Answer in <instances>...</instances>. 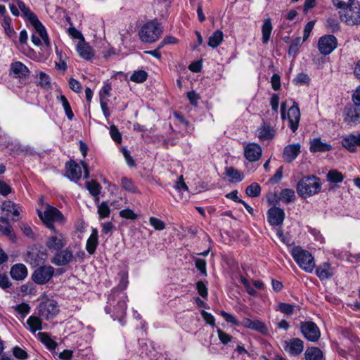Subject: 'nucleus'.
Listing matches in <instances>:
<instances>
[{
    "instance_id": "nucleus-1",
    "label": "nucleus",
    "mask_w": 360,
    "mask_h": 360,
    "mask_svg": "<svg viewBox=\"0 0 360 360\" xmlns=\"http://www.w3.org/2000/svg\"><path fill=\"white\" fill-rule=\"evenodd\" d=\"M127 298L125 295L119 296L117 289H112L108 295L107 305L105 307V312L110 314L114 320H121L126 314Z\"/></svg>"
},
{
    "instance_id": "nucleus-2",
    "label": "nucleus",
    "mask_w": 360,
    "mask_h": 360,
    "mask_svg": "<svg viewBox=\"0 0 360 360\" xmlns=\"http://www.w3.org/2000/svg\"><path fill=\"white\" fill-rule=\"evenodd\" d=\"M321 189V180L314 175L302 177L297 186V192L303 198H307L318 193Z\"/></svg>"
},
{
    "instance_id": "nucleus-3",
    "label": "nucleus",
    "mask_w": 360,
    "mask_h": 360,
    "mask_svg": "<svg viewBox=\"0 0 360 360\" xmlns=\"http://www.w3.org/2000/svg\"><path fill=\"white\" fill-rule=\"evenodd\" d=\"M291 255L300 269L307 273H312L315 269V260L312 255L300 246L292 249Z\"/></svg>"
},
{
    "instance_id": "nucleus-4",
    "label": "nucleus",
    "mask_w": 360,
    "mask_h": 360,
    "mask_svg": "<svg viewBox=\"0 0 360 360\" xmlns=\"http://www.w3.org/2000/svg\"><path fill=\"white\" fill-rule=\"evenodd\" d=\"M162 33L160 24L155 20L145 23L139 30V36L143 42L152 43L157 41Z\"/></svg>"
},
{
    "instance_id": "nucleus-5",
    "label": "nucleus",
    "mask_w": 360,
    "mask_h": 360,
    "mask_svg": "<svg viewBox=\"0 0 360 360\" xmlns=\"http://www.w3.org/2000/svg\"><path fill=\"white\" fill-rule=\"evenodd\" d=\"M39 216L46 226L51 231H55L54 222L63 223L65 221L62 212L56 207L49 205L46 207L43 214L39 212Z\"/></svg>"
},
{
    "instance_id": "nucleus-6",
    "label": "nucleus",
    "mask_w": 360,
    "mask_h": 360,
    "mask_svg": "<svg viewBox=\"0 0 360 360\" xmlns=\"http://www.w3.org/2000/svg\"><path fill=\"white\" fill-rule=\"evenodd\" d=\"M288 107L287 102H283L281 106V118L283 120L288 119L289 122V127L293 132H295L299 127L300 120V111L298 105L293 102V105L289 108L286 115L285 110Z\"/></svg>"
},
{
    "instance_id": "nucleus-7",
    "label": "nucleus",
    "mask_w": 360,
    "mask_h": 360,
    "mask_svg": "<svg viewBox=\"0 0 360 360\" xmlns=\"http://www.w3.org/2000/svg\"><path fill=\"white\" fill-rule=\"evenodd\" d=\"M345 8L341 19L348 25H357L360 24V2L351 1Z\"/></svg>"
},
{
    "instance_id": "nucleus-8",
    "label": "nucleus",
    "mask_w": 360,
    "mask_h": 360,
    "mask_svg": "<svg viewBox=\"0 0 360 360\" xmlns=\"http://www.w3.org/2000/svg\"><path fill=\"white\" fill-rule=\"evenodd\" d=\"M45 245L51 252H56L62 250L67 245V238L64 234L55 229L53 233L47 237Z\"/></svg>"
},
{
    "instance_id": "nucleus-9",
    "label": "nucleus",
    "mask_w": 360,
    "mask_h": 360,
    "mask_svg": "<svg viewBox=\"0 0 360 360\" xmlns=\"http://www.w3.org/2000/svg\"><path fill=\"white\" fill-rule=\"evenodd\" d=\"M55 269L50 265H44L37 268L32 274L33 281L39 285L47 283L53 277Z\"/></svg>"
},
{
    "instance_id": "nucleus-10",
    "label": "nucleus",
    "mask_w": 360,
    "mask_h": 360,
    "mask_svg": "<svg viewBox=\"0 0 360 360\" xmlns=\"http://www.w3.org/2000/svg\"><path fill=\"white\" fill-rule=\"evenodd\" d=\"M300 330L304 337L311 342L318 341L321 335L319 328L312 321L301 322Z\"/></svg>"
},
{
    "instance_id": "nucleus-11",
    "label": "nucleus",
    "mask_w": 360,
    "mask_h": 360,
    "mask_svg": "<svg viewBox=\"0 0 360 360\" xmlns=\"http://www.w3.org/2000/svg\"><path fill=\"white\" fill-rule=\"evenodd\" d=\"M338 40L333 35H325L321 37L318 41V49L323 55H328L337 47Z\"/></svg>"
},
{
    "instance_id": "nucleus-12",
    "label": "nucleus",
    "mask_w": 360,
    "mask_h": 360,
    "mask_svg": "<svg viewBox=\"0 0 360 360\" xmlns=\"http://www.w3.org/2000/svg\"><path fill=\"white\" fill-rule=\"evenodd\" d=\"M59 307L54 300H46L41 302L39 307V315L46 320L53 319L58 313Z\"/></svg>"
},
{
    "instance_id": "nucleus-13",
    "label": "nucleus",
    "mask_w": 360,
    "mask_h": 360,
    "mask_svg": "<svg viewBox=\"0 0 360 360\" xmlns=\"http://www.w3.org/2000/svg\"><path fill=\"white\" fill-rule=\"evenodd\" d=\"M73 259V252L70 248H68L56 251L51 262L56 266H65L71 263Z\"/></svg>"
},
{
    "instance_id": "nucleus-14",
    "label": "nucleus",
    "mask_w": 360,
    "mask_h": 360,
    "mask_svg": "<svg viewBox=\"0 0 360 360\" xmlns=\"http://www.w3.org/2000/svg\"><path fill=\"white\" fill-rule=\"evenodd\" d=\"M285 212L283 209L274 206L269 209L266 212L268 222L271 226H280L285 219Z\"/></svg>"
},
{
    "instance_id": "nucleus-15",
    "label": "nucleus",
    "mask_w": 360,
    "mask_h": 360,
    "mask_svg": "<svg viewBox=\"0 0 360 360\" xmlns=\"http://www.w3.org/2000/svg\"><path fill=\"white\" fill-rule=\"evenodd\" d=\"M284 349L292 356H298L304 350V342L300 338H292L285 340Z\"/></svg>"
},
{
    "instance_id": "nucleus-16",
    "label": "nucleus",
    "mask_w": 360,
    "mask_h": 360,
    "mask_svg": "<svg viewBox=\"0 0 360 360\" xmlns=\"http://www.w3.org/2000/svg\"><path fill=\"white\" fill-rule=\"evenodd\" d=\"M262 148L255 143H249L244 148V156L250 162H256L262 156Z\"/></svg>"
},
{
    "instance_id": "nucleus-17",
    "label": "nucleus",
    "mask_w": 360,
    "mask_h": 360,
    "mask_svg": "<svg viewBox=\"0 0 360 360\" xmlns=\"http://www.w3.org/2000/svg\"><path fill=\"white\" fill-rule=\"evenodd\" d=\"M66 176L71 181H77L82 177V167L74 160H70L65 165Z\"/></svg>"
},
{
    "instance_id": "nucleus-18",
    "label": "nucleus",
    "mask_w": 360,
    "mask_h": 360,
    "mask_svg": "<svg viewBox=\"0 0 360 360\" xmlns=\"http://www.w3.org/2000/svg\"><path fill=\"white\" fill-rule=\"evenodd\" d=\"M342 146L349 152L354 153L360 147V133L350 134L342 139Z\"/></svg>"
},
{
    "instance_id": "nucleus-19",
    "label": "nucleus",
    "mask_w": 360,
    "mask_h": 360,
    "mask_svg": "<svg viewBox=\"0 0 360 360\" xmlns=\"http://www.w3.org/2000/svg\"><path fill=\"white\" fill-rule=\"evenodd\" d=\"M241 324L246 328L256 330L263 334L267 333V328L266 324L259 319L251 320L248 318H244Z\"/></svg>"
},
{
    "instance_id": "nucleus-20",
    "label": "nucleus",
    "mask_w": 360,
    "mask_h": 360,
    "mask_svg": "<svg viewBox=\"0 0 360 360\" xmlns=\"http://www.w3.org/2000/svg\"><path fill=\"white\" fill-rule=\"evenodd\" d=\"M29 74V69L22 63L15 61L11 64L10 75H12L15 78H25Z\"/></svg>"
},
{
    "instance_id": "nucleus-21",
    "label": "nucleus",
    "mask_w": 360,
    "mask_h": 360,
    "mask_svg": "<svg viewBox=\"0 0 360 360\" xmlns=\"http://www.w3.org/2000/svg\"><path fill=\"white\" fill-rule=\"evenodd\" d=\"M257 137L261 141L272 139L276 135V130L270 124L264 122L256 131Z\"/></svg>"
},
{
    "instance_id": "nucleus-22",
    "label": "nucleus",
    "mask_w": 360,
    "mask_h": 360,
    "mask_svg": "<svg viewBox=\"0 0 360 360\" xmlns=\"http://www.w3.org/2000/svg\"><path fill=\"white\" fill-rule=\"evenodd\" d=\"M301 146L300 143H293L286 146L283 149V158L285 161L291 162L297 158L300 153Z\"/></svg>"
},
{
    "instance_id": "nucleus-23",
    "label": "nucleus",
    "mask_w": 360,
    "mask_h": 360,
    "mask_svg": "<svg viewBox=\"0 0 360 360\" xmlns=\"http://www.w3.org/2000/svg\"><path fill=\"white\" fill-rule=\"evenodd\" d=\"M316 274L321 281L328 279L334 275L333 268L330 264L324 262L316 268Z\"/></svg>"
},
{
    "instance_id": "nucleus-24",
    "label": "nucleus",
    "mask_w": 360,
    "mask_h": 360,
    "mask_svg": "<svg viewBox=\"0 0 360 360\" xmlns=\"http://www.w3.org/2000/svg\"><path fill=\"white\" fill-rule=\"evenodd\" d=\"M332 149L330 144L323 142L320 138H314L310 141L309 150L311 153L327 152Z\"/></svg>"
},
{
    "instance_id": "nucleus-25",
    "label": "nucleus",
    "mask_w": 360,
    "mask_h": 360,
    "mask_svg": "<svg viewBox=\"0 0 360 360\" xmlns=\"http://www.w3.org/2000/svg\"><path fill=\"white\" fill-rule=\"evenodd\" d=\"M10 274L13 279L24 280L27 276V267L23 264H16L11 267Z\"/></svg>"
},
{
    "instance_id": "nucleus-26",
    "label": "nucleus",
    "mask_w": 360,
    "mask_h": 360,
    "mask_svg": "<svg viewBox=\"0 0 360 360\" xmlns=\"http://www.w3.org/2000/svg\"><path fill=\"white\" fill-rule=\"evenodd\" d=\"M77 51L79 56L85 60H90L94 56L92 48L84 41V39L79 41L77 46Z\"/></svg>"
},
{
    "instance_id": "nucleus-27",
    "label": "nucleus",
    "mask_w": 360,
    "mask_h": 360,
    "mask_svg": "<svg viewBox=\"0 0 360 360\" xmlns=\"http://www.w3.org/2000/svg\"><path fill=\"white\" fill-rule=\"evenodd\" d=\"M26 324L27 328L32 333H35L37 331H39L43 329L41 319L37 316H30L27 319Z\"/></svg>"
},
{
    "instance_id": "nucleus-28",
    "label": "nucleus",
    "mask_w": 360,
    "mask_h": 360,
    "mask_svg": "<svg viewBox=\"0 0 360 360\" xmlns=\"http://www.w3.org/2000/svg\"><path fill=\"white\" fill-rule=\"evenodd\" d=\"M1 210L7 212V216L18 217L20 207L18 205L11 200H6L1 205Z\"/></svg>"
},
{
    "instance_id": "nucleus-29",
    "label": "nucleus",
    "mask_w": 360,
    "mask_h": 360,
    "mask_svg": "<svg viewBox=\"0 0 360 360\" xmlns=\"http://www.w3.org/2000/svg\"><path fill=\"white\" fill-rule=\"evenodd\" d=\"M98 244V231L97 229H94L91 231L90 236L87 239L86 244V250L88 252V253L90 255H93L96 251Z\"/></svg>"
},
{
    "instance_id": "nucleus-30",
    "label": "nucleus",
    "mask_w": 360,
    "mask_h": 360,
    "mask_svg": "<svg viewBox=\"0 0 360 360\" xmlns=\"http://www.w3.org/2000/svg\"><path fill=\"white\" fill-rule=\"evenodd\" d=\"M323 352L316 347H308L304 352L305 360H323Z\"/></svg>"
},
{
    "instance_id": "nucleus-31",
    "label": "nucleus",
    "mask_w": 360,
    "mask_h": 360,
    "mask_svg": "<svg viewBox=\"0 0 360 360\" xmlns=\"http://www.w3.org/2000/svg\"><path fill=\"white\" fill-rule=\"evenodd\" d=\"M1 235H6L12 240H13L15 238L11 224L6 219L3 217H0V236Z\"/></svg>"
},
{
    "instance_id": "nucleus-32",
    "label": "nucleus",
    "mask_w": 360,
    "mask_h": 360,
    "mask_svg": "<svg viewBox=\"0 0 360 360\" xmlns=\"http://www.w3.org/2000/svg\"><path fill=\"white\" fill-rule=\"evenodd\" d=\"M39 340L49 349L54 350L58 344L53 340H52L50 335L47 333L39 332L37 334Z\"/></svg>"
},
{
    "instance_id": "nucleus-33",
    "label": "nucleus",
    "mask_w": 360,
    "mask_h": 360,
    "mask_svg": "<svg viewBox=\"0 0 360 360\" xmlns=\"http://www.w3.org/2000/svg\"><path fill=\"white\" fill-rule=\"evenodd\" d=\"M272 25L271 20L270 18L265 19L264 20L262 27V42L264 44H266L271 37V31H272Z\"/></svg>"
},
{
    "instance_id": "nucleus-34",
    "label": "nucleus",
    "mask_w": 360,
    "mask_h": 360,
    "mask_svg": "<svg viewBox=\"0 0 360 360\" xmlns=\"http://www.w3.org/2000/svg\"><path fill=\"white\" fill-rule=\"evenodd\" d=\"M224 39V34L222 31L218 30L212 33L209 37L208 46L214 49L219 46L222 42Z\"/></svg>"
},
{
    "instance_id": "nucleus-35",
    "label": "nucleus",
    "mask_w": 360,
    "mask_h": 360,
    "mask_svg": "<svg viewBox=\"0 0 360 360\" xmlns=\"http://www.w3.org/2000/svg\"><path fill=\"white\" fill-rule=\"evenodd\" d=\"M295 198V191L292 189L285 188L283 189L279 194L278 200L289 204L292 202Z\"/></svg>"
},
{
    "instance_id": "nucleus-36",
    "label": "nucleus",
    "mask_w": 360,
    "mask_h": 360,
    "mask_svg": "<svg viewBox=\"0 0 360 360\" xmlns=\"http://www.w3.org/2000/svg\"><path fill=\"white\" fill-rule=\"evenodd\" d=\"M121 185L122 188H124L125 191L128 192L132 193H139V189L134 184V182L132 181V179L129 178H127L126 176L122 177Z\"/></svg>"
},
{
    "instance_id": "nucleus-37",
    "label": "nucleus",
    "mask_w": 360,
    "mask_h": 360,
    "mask_svg": "<svg viewBox=\"0 0 360 360\" xmlns=\"http://www.w3.org/2000/svg\"><path fill=\"white\" fill-rule=\"evenodd\" d=\"M226 174L231 179V181H241L243 179V174L240 171L233 167H226Z\"/></svg>"
},
{
    "instance_id": "nucleus-38",
    "label": "nucleus",
    "mask_w": 360,
    "mask_h": 360,
    "mask_svg": "<svg viewBox=\"0 0 360 360\" xmlns=\"http://www.w3.org/2000/svg\"><path fill=\"white\" fill-rule=\"evenodd\" d=\"M295 305L285 303V302H279L275 307V309L276 311H279L281 313L287 315V316H291L293 314L295 311Z\"/></svg>"
},
{
    "instance_id": "nucleus-39",
    "label": "nucleus",
    "mask_w": 360,
    "mask_h": 360,
    "mask_svg": "<svg viewBox=\"0 0 360 360\" xmlns=\"http://www.w3.org/2000/svg\"><path fill=\"white\" fill-rule=\"evenodd\" d=\"M303 42L304 41H302V39H301L300 37H297L293 39L288 49V55L295 58L297 56L299 49Z\"/></svg>"
},
{
    "instance_id": "nucleus-40",
    "label": "nucleus",
    "mask_w": 360,
    "mask_h": 360,
    "mask_svg": "<svg viewBox=\"0 0 360 360\" xmlns=\"http://www.w3.org/2000/svg\"><path fill=\"white\" fill-rule=\"evenodd\" d=\"M1 25L4 29L6 34L10 39H13L15 36V32L13 27H11V18L9 16H4Z\"/></svg>"
},
{
    "instance_id": "nucleus-41",
    "label": "nucleus",
    "mask_w": 360,
    "mask_h": 360,
    "mask_svg": "<svg viewBox=\"0 0 360 360\" xmlns=\"http://www.w3.org/2000/svg\"><path fill=\"white\" fill-rule=\"evenodd\" d=\"M148 78V73L145 70H136L130 77V80L136 83H143Z\"/></svg>"
},
{
    "instance_id": "nucleus-42",
    "label": "nucleus",
    "mask_w": 360,
    "mask_h": 360,
    "mask_svg": "<svg viewBox=\"0 0 360 360\" xmlns=\"http://www.w3.org/2000/svg\"><path fill=\"white\" fill-rule=\"evenodd\" d=\"M326 177L327 180L331 183H340L344 179V176L342 173L336 169L329 171Z\"/></svg>"
},
{
    "instance_id": "nucleus-43",
    "label": "nucleus",
    "mask_w": 360,
    "mask_h": 360,
    "mask_svg": "<svg viewBox=\"0 0 360 360\" xmlns=\"http://www.w3.org/2000/svg\"><path fill=\"white\" fill-rule=\"evenodd\" d=\"M86 186L91 195H99L101 190V185L94 180L87 181Z\"/></svg>"
},
{
    "instance_id": "nucleus-44",
    "label": "nucleus",
    "mask_w": 360,
    "mask_h": 360,
    "mask_svg": "<svg viewBox=\"0 0 360 360\" xmlns=\"http://www.w3.org/2000/svg\"><path fill=\"white\" fill-rule=\"evenodd\" d=\"M18 8L21 11L23 15L27 18L28 21L37 16L22 1H18Z\"/></svg>"
},
{
    "instance_id": "nucleus-45",
    "label": "nucleus",
    "mask_w": 360,
    "mask_h": 360,
    "mask_svg": "<svg viewBox=\"0 0 360 360\" xmlns=\"http://www.w3.org/2000/svg\"><path fill=\"white\" fill-rule=\"evenodd\" d=\"M245 193L250 197H257L260 195L261 187L257 183H253L246 188Z\"/></svg>"
},
{
    "instance_id": "nucleus-46",
    "label": "nucleus",
    "mask_w": 360,
    "mask_h": 360,
    "mask_svg": "<svg viewBox=\"0 0 360 360\" xmlns=\"http://www.w3.org/2000/svg\"><path fill=\"white\" fill-rule=\"evenodd\" d=\"M60 100L62 103V105H63V107L64 108V110H65V112L66 114V116L67 117L71 120L73 117H74V114L72 111V109H71V107H70V105L68 101V99L66 98V97L63 95H61L60 96Z\"/></svg>"
},
{
    "instance_id": "nucleus-47",
    "label": "nucleus",
    "mask_w": 360,
    "mask_h": 360,
    "mask_svg": "<svg viewBox=\"0 0 360 360\" xmlns=\"http://www.w3.org/2000/svg\"><path fill=\"white\" fill-rule=\"evenodd\" d=\"M360 114L355 109H350L345 117L346 122L351 124H356L359 121Z\"/></svg>"
},
{
    "instance_id": "nucleus-48",
    "label": "nucleus",
    "mask_w": 360,
    "mask_h": 360,
    "mask_svg": "<svg viewBox=\"0 0 360 360\" xmlns=\"http://www.w3.org/2000/svg\"><path fill=\"white\" fill-rule=\"evenodd\" d=\"M29 22L34 27V28L38 32V34L40 37L46 32L44 26L39 20L37 16H35L34 18H32Z\"/></svg>"
},
{
    "instance_id": "nucleus-49",
    "label": "nucleus",
    "mask_w": 360,
    "mask_h": 360,
    "mask_svg": "<svg viewBox=\"0 0 360 360\" xmlns=\"http://www.w3.org/2000/svg\"><path fill=\"white\" fill-rule=\"evenodd\" d=\"M15 311L20 314L22 318H25L30 311V307L27 303H21L13 307Z\"/></svg>"
},
{
    "instance_id": "nucleus-50",
    "label": "nucleus",
    "mask_w": 360,
    "mask_h": 360,
    "mask_svg": "<svg viewBox=\"0 0 360 360\" xmlns=\"http://www.w3.org/2000/svg\"><path fill=\"white\" fill-rule=\"evenodd\" d=\"M110 207L106 202H102L98 205V214L101 219L108 217L110 214Z\"/></svg>"
},
{
    "instance_id": "nucleus-51",
    "label": "nucleus",
    "mask_w": 360,
    "mask_h": 360,
    "mask_svg": "<svg viewBox=\"0 0 360 360\" xmlns=\"http://www.w3.org/2000/svg\"><path fill=\"white\" fill-rule=\"evenodd\" d=\"M110 134L112 138V139L117 143H120L122 141V135L121 133L119 131L117 127L115 126L114 124L111 125L110 127Z\"/></svg>"
},
{
    "instance_id": "nucleus-52",
    "label": "nucleus",
    "mask_w": 360,
    "mask_h": 360,
    "mask_svg": "<svg viewBox=\"0 0 360 360\" xmlns=\"http://www.w3.org/2000/svg\"><path fill=\"white\" fill-rule=\"evenodd\" d=\"M111 85L109 83H105L99 93L100 101H108V98L110 96Z\"/></svg>"
},
{
    "instance_id": "nucleus-53",
    "label": "nucleus",
    "mask_w": 360,
    "mask_h": 360,
    "mask_svg": "<svg viewBox=\"0 0 360 360\" xmlns=\"http://www.w3.org/2000/svg\"><path fill=\"white\" fill-rule=\"evenodd\" d=\"M26 262H29L32 266H38L41 259L38 258V255L34 252H28L27 255Z\"/></svg>"
},
{
    "instance_id": "nucleus-54",
    "label": "nucleus",
    "mask_w": 360,
    "mask_h": 360,
    "mask_svg": "<svg viewBox=\"0 0 360 360\" xmlns=\"http://www.w3.org/2000/svg\"><path fill=\"white\" fill-rule=\"evenodd\" d=\"M194 262L198 270H199L202 275L207 276L206 261L200 258H194Z\"/></svg>"
},
{
    "instance_id": "nucleus-55",
    "label": "nucleus",
    "mask_w": 360,
    "mask_h": 360,
    "mask_svg": "<svg viewBox=\"0 0 360 360\" xmlns=\"http://www.w3.org/2000/svg\"><path fill=\"white\" fill-rule=\"evenodd\" d=\"M13 354L15 357L21 360H25L28 357L27 352L18 346L13 347Z\"/></svg>"
},
{
    "instance_id": "nucleus-56",
    "label": "nucleus",
    "mask_w": 360,
    "mask_h": 360,
    "mask_svg": "<svg viewBox=\"0 0 360 360\" xmlns=\"http://www.w3.org/2000/svg\"><path fill=\"white\" fill-rule=\"evenodd\" d=\"M149 221L150 225L156 230L162 231L165 228V223L158 218L151 217Z\"/></svg>"
},
{
    "instance_id": "nucleus-57",
    "label": "nucleus",
    "mask_w": 360,
    "mask_h": 360,
    "mask_svg": "<svg viewBox=\"0 0 360 360\" xmlns=\"http://www.w3.org/2000/svg\"><path fill=\"white\" fill-rule=\"evenodd\" d=\"M127 285H128L127 276L125 274H122L118 286L117 288H114L113 289H117L119 296H122V295H124V294L122 293L121 291L124 290L126 289V288L127 287Z\"/></svg>"
},
{
    "instance_id": "nucleus-58",
    "label": "nucleus",
    "mask_w": 360,
    "mask_h": 360,
    "mask_svg": "<svg viewBox=\"0 0 360 360\" xmlns=\"http://www.w3.org/2000/svg\"><path fill=\"white\" fill-rule=\"evenodd\" d=\"M310 81L309 77L304 73L298 74L296 77L293 79V82L298 84H309Z\"/></svg>"
},
{
    "instance_id": "nucleus-59",
    "label": "nucleus",
    "mask_w": 360,
    "mask_h": 360,
    "mask_svg": "<svg viewBox=\"0 0 360 360\" xmlns=\"http://www.w3.org/2000/svg\"><path fill=\"white\" fill-rule=\"evenodd\" d=\"M13 191L12 188L5 181L0 180V195L6 197Z\"/></svg>"
},
{
    "instance_id": "nucleus-60",
    "label": "nucleus",
    "mask_w": 360,
    "mask_h": 360,
    "mask_svg": "<svg viewBox=\"0 0 360 360\" xmlns=\"http://www.w3.org/2000/svg\"><path fill=\"white\" fill-rule=\"evenodd\" d=\"M220 315H221L224 317V319L226 320V322L231 323L235 326L239 325L238 321L236 319V318L233 314L227 313L224 311H221Z\"/></svg>"
},
{
    "instance_id": "nucleus-61",
    "label": "nucleus",
    "mask_w": 360,
    "mask_h": 360,
    "mask_svg": "<svg viewBox=\"0 0 360 360\" xmlns=\"http://www.w3.org/2000/svg\"><path fill=\"white\" fill-rule=\"evenodd\" d=\"M120 216L128 219H135L137 217V214H136L132 210L129 208L121 210L120 212Z\"/></svg>"
},
{
    "instance_id": "nucleus-62",
    "label": "nucleus",
    "mask_w": 360,
    "mask_h": 360,
    "mask_svg": "<svg viewBox=\"0 0 360 360\" xmlns=\"http://www.w3.org/2000/svg\"><path fill=\"white\" fill-rule=\"evenodd\" d=\"M39 76V84L43 88H49L50 86V78L44 72H41Z\"/></svg>"
},
{
    "instance_id": "nucleus-63",
    "label": "nucleus",
    "mask_w": 360,
    "mask_h": 360,
    "mask_svg": "<svg viewBox=\"0 0 360 360\" xmlns=\"http://www.w3.org/2000/svg\"><path fill=\"white\" fill-rule=\"evenodd\" d=\"M69 86L70 88L75 92L76 93H79L81 92L82 91V85L81 84L79 83V81H77V79H74V78H70L69 79Z\"/></svg>"
},
{
    "instance_id": "nucleus-64",
    "label": "nucleus",
    "mask_w": 360,
    "mask_h": 360,
    "mask_svg": "<svg viewBox=\"0 0 360 360\" xmlns=\"http://www.w3.org/2000/svg\"><path fill=\"white\" fill-rule=\"evenodd\" d=\"M218 337L220 340L221 342L224 345L228 344L231 340V336H230L226 333L224 332L221 329L217 330Z\"/></svg>"
}]
</instances>
